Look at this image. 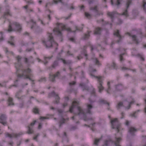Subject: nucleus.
Returning a JSON list of instances; mask_svg holds the SVG:
<instances>
[{"label": "nucleus", "mask_w": 146, "mask_h": 146, "mask_svg": "<svg viewBox=\"0 0 146 146\" xmlns=\"http://www.w3.org/2000/svg\"><path fill=\"white\" fill-rule=\"evenodd\" d=\"M62 51V50L61 52H60L58 54V56L57 57V60L54 61L52 66V67L53 68H54L57 66L59 62H62L64 64L67 65H69L71 63V61L68 60V61H66L62 58L61 56V54Z\"/></svg>", "instance_id": "nucleus-8"}, {"label": "nucleus", "mask_w": 146, "mask_h": 146, "mask_svg": "<svg viewBox=\"0 0 146 146\" xmlns=\"http://www.w3.org/2000/svg\"><path fill=\"white\" fill-rule=\"evenodd\" d=\"M102 29L101 28L98 27L96 28L94 31V34L95 35H100Z\"/></svg>", "instance_id": "nucleus-23"}, {"label": "nucleus", "mask_w": 146, "mask_h": 146, "mask_svg": "<svg viewBox=\"0 0 146 146\" xmlns=\"http://www.w3.org/2000/svg\"><path fill=\"white\" fill-rule=\"evenodd\" d=\"M49 96L50 97L53 96L55 98V100L54 101V103L57 104L59 102L60 98L58 95L55 93L53 91L50 93Z\"/></svg>", "instance_id": "nucleus-15"}, {"label": "nucleus", "mask_w": 146, "mask_h": 146, "mask_svg": "<svg viewBox=\"0 0 146 146\" xmlns=\"http://www.w3.org/2000/svg\"><path fill=\"white\" fill-rule=\"evenodd\" d=\"M75 84V82H70V85L71 86L73 85H74Z\"/></svg>", "instance_id": "nucleus-60"}, {"label": "nucleus", "mask_w": 146, "mask_h": 146, "mask_svg": "<svg viewBox=\"0 0 146 146\" xmlns=\"http://www.w3.org/2000/svg\"><path fill=\"white\" fill-rule=\"evenodd\" d=\"M60 74L59 72H57L55 74H50L49 76L50 79L51 81L54 82L55 79L60 78Z\"/></svg>", "instance_id": "nucleus-16"}, {"label": "nucleus", "mask_w": 146, "mask_h": 146, "mask_svg": "<svg viewBox=\"0 0 146 146\" xmlns=\"http://www.w3.org/2000/svg\"><path fill=\"white\" fill-rule=\"evenodd\" d=\"M67 0H53L52 3L57 4L58 2H60L63 4H64V2H66Z\"/></svg>", "instance_id": "nucleus-28"}, {"label": "nucleus", "mask_w": 146, "mask_h": 146, "mask_svg": "<svg viewBox=\"0 0 146 146\" xmlns=\"http://www.w3.org/2000/svg\"><path fill=\"white\" fill-rule=\"evenodd\" d=\"M51 13V11L49 10H48L46 11V13H47V18L48 19H49L50 20V15L48 14V13Z\"/></svg>", "instance_id": "nucleus-45"}, {"label": "nucleus", "mask_w": 146, "mask_h": 146, "mask_svg": "<svg viewBox=\"0 0 146 146\" xmlns=\"http://www.w3.org/2000/svg\"><path fill=\"white\" fill-rule=\"evenodd\" d=\"M69 100V98L68 97L66 96L64 98V102L62 106V107L63 108H64L67 106L68 105L67 101Z\"/></svg>", "instance_id": "nucleus-27"}, {"label": "nucleus", "mask_w": 146, "mask_h": 146, "mask_svg": "<svg viewBox=\"0 0 146 146\" xmlns=\"http://www.w3.org/2000/svg\"><path fill=\"white\" fill-rule=\"evenodd\" d=\"M96 64L97 65H101V64H100L99 62V61L97 59H95Z\"/></svg>", "instance_id": "nucleus-50"}, {"label": "nucleus", "mask_w": 146, "mask_h": 146, "mask_svg": "<svg viewBox=\"0 0 146 146\" xmlns=\"http://www.w3.org/2000/svg\"><path fill=\"white\" fill-rule=\"evenodd\" d=\"M89 90V88L85 85L83 84V90Z\"/></svg>", "instance_id": "nucleus-46"}, {"label": "nucleus", "mask_w": 146, "mask_h": 146, "mask_svg": "<svg viewBox=\"0 0 146 146\" xmlns=\"http://www.w3.org/2000/svg\"><path fill=\"white\" fill-rule=\"evenodd\" d=\"M131 2L132 0H127L126 4V9L121 14V15H124L126 17H127L129 16L128 13V9L129 7V5L131 4Z\"/></svg>", "instance_id": "nucleus-13"}, {"label": "nucleus", "mask_w": 146, "mask_h": 146, "mask_svg": "<svg viewBox=\"0 0 146 146\" xmlns=\"http://www.w3.org/2000/svg\"><path fill=\"white\" fill-rule=\"evenodd\" d=\"M121 140V138H117L116 141H115L114 143L115 146V144L116 145H119V143Z\"/></svg>", "instance_id": "nucleus-41"}, {"label": "nucleus", "mask_w": 146, "mask_h": 146, "mask_svg": "<svg viewBox=\"0 0 146 146\" xmlns=\"http://www.w3.org/2000/svg\"><path fill=\"white\" fill-rule=\"evenodd\" d=\"M6 116L4 114H2L0 117V122L4 125L6 124Z\"/></svg>", "instance_id": "nucleus-20"}, {"label": "nucleus", "mask_w": 146, "mask_h": 146, "mask_svg": "<svg viewBox=\"0 0 146 146\" xmlns=\"http://www.w3.org/2000/svg\"><path fill=\"white\" fill-rule=\"evenodd\" d=\"M51 58V57L48 56V57H46L44 56V60L43 61H42L39 58H37V60L38 61V62H43L44 64H46L47 62V60L50 59Z\"/></svg>", "instance_id": "nucleus-21"}, {"label": "nucleus", "mask_w": 146, "mask_h": 146, "mask_svg": "<svg viewBox=\"0 0 146 146\" xmlns=\"http://www.w3.org/2000/svg\"><path fill=\"white\" fill-rule=\"evenodd\" d=\"M39 20L40 21V23L41 24H42L43 25H44V21L43 20H41L40 19H39Z\"/></svg>", "instance_id": "nucleus-56"}, {"label": "nucleus", "mask_w": 146, "mask_h": 146, "mask_svg": "<svg viewBox=\"0 0 146 146\" xmlns=\"http://www.w3.org/2000/svg\"><path fill=\"white\" fill-rule=\"evenodd\" d=\"M93 2V0H89L88 1V3L89 4H91Z\"/></svg>", "instance_id": "nucleus-64"}, {"label": "nucleus", "mask_w": 146, "mask_h": 146, "mask_svg": "<svg viewBox=\"0 0 146 146\" xmlns=\"http://www.w3.org/2000/svg\"><path fill=\"white\" fill-rule=\"evenodd\" d=\"M111 127L113 129H116L117 132H119L120 123L118 119L115 118L111 120Z\"/></svg>", "instance_id": "nucleus-9"}, {"label": "nucleus", "mask_w": 146, "mask_h": 146, "mask_svg": "<svg viewBox=\"0 0 146 146\" xmlns=\"http://www.w3.org/2000/svg\"><path fill=\"white\" fill-rule=\"evenodd\" d=\"M96 78L98 79V81L99 83V86H98V88L99 89V92L100 93H101L102 91L104 90V87L102 86V77L101 76H94Z\"/></svg>", "instance_id": "nucleus-14"}, {"label": "nucleus", "mask_w": 146, "mask_h": 146, "mask_svg": "<svg viewBox=\"0 0 146 146\" xmlns=\"http://www.w3.org/2000/svg\"><path fill=\"white\" fill-rule=\"evenodd\" d=\"M5 52L6 54L7 55H8L9 54H12V55H13V52H12L9 51L7 48H5Z\"/></svg>", "instance_id": "nucleus-39"}, {"label": "nucleus", "mask_w": 146, "mask_h": 146, "mask_svg": "<svg viewBox=\"0 0 146 146\" xmlns=\"http://www.w3.org/2000/svg\"><path fill=\"white\" fill-rule=\"evenodd\" d=\"M48 38L47 41H45L44 39L42 40V42L43 44L46 47L48 48L52 46L56 47L58 44L54 41L52 34L48 33Z\"/></svg>", "instance_id": "nucleus-5"}, {"label": "nucleus", "mask_w": 146, "mask_h": 146, "mask_svg": "<svg viewBox=\"0 0 146 146\" xmlns=\"http://www.w3.org/2000/svg\"><path fill=\"white\" fill-rule=\"evenodd\" d=\"M69 39L70 41H71L72 42H75V39L73 37L69 38Z\"/></svg>", "instance_id": "nucleus-54"}, {"label": "nucleus", "mask_w": 146, "mask_h": 146, "mask_svg": "<svg viewBox=\"0 0 146 146\" xmlns=\"http://www.w3.org/2000/svg\"><path fill=\"white\" fill-rule=\"evenodd\" d=\"M3 33L2 32H0V42L2 41L3 39Z\"/></svg>", "instance_id": "nucleus-44"}, {"label": "nucleus", "mask_w": 146, "mask_h": 146, "mask_svg": "<svg viewBox=\"0 0 146 146\" xmlns=\"http://www.w3.org/2000/svg\"><path fill=\"white\" fill-rule=\"evenodd\" d=\"M46 80V79L44 77H42L39 80V81L40 82H44Z\"/></svg>", "instance_id": "nucleus-52"}, {"label": "nucleus", "mask_w": 146, "mask_h": 146, "mask_svg": "<svg viewBox=\"0 0 146 146\" xmlns=\"http://www.w3.org/2000/svg\"><path fill=\"white\" fill-rule=\"evenodd\" d=\"M90 32L88 31L87 34H84V36L83 37V39L85 40H86L88 39L89 37L90 36V35L89 34Z\"/></svg>", "instance_id": "nucleus-31"}, {"label": "nucleus", "mask_w": 146, "mask_h": 146, "mask_svg": "<svg viewBox=\"0 0 146 146\" xmlns=\"http://www.w3.org/2000/svg\"><path fill=\"white\" fill-rule=\"evenodd\" d=\"M134 102H135V101H134V100H132L130 102H128V106L127 107H125L128 110L130 109V108L131 107V105L133 104Z\"/></svg>", "instance_id": "nucleus-36"}, {"label": "nucleus", "mask_w": 146, "mask_h": 146, "mask_svg": "<svg viewBox=\"0 0 146 146\" xmlns=\"http://www.w3.org/2000/svg\"><path fill=\"white\" fill-rule=\"evenodd\" d=\"M123 106H124L123 103L122 102H120L118 103L116 107L117 109H119Z\"/></svg>", "instance_id": "nucleus-32"}, {"label": "nucleus", "mask_w": 146, "mask_h": 146, "mask_svg": "<svg viewBox=\"0 0 146 146\" xmlns=\"http://www.w3.org/2000/svg\"><path fill=\"white\" fill-rule=\"evenodd\" d=\"M107 84H108V89L107 90V92L108 93H109L108 91L111 89L110 87V82H108Z\"/></svg>", "instance_id": "nucleus-48"}, {"label": "nucleus", "mask_w": 146, "mask_h": 146, "mask_svg": "<svg viewBox=\"0 0 146 146\" xmlns=\"http://www.w3.org/2000/svg\"><path fill=\"white\" fill-rule=\"evenodd\" d=\"M136 113V112H135L132 114L131 116L135 117H136V116H135V114Z\"/></svg>", "instance_id": "nucleus-61"}, {"label": "nucleus", "mask_w": 146, "mask_h": 146, "mask_svg": "<svg viewBox=\"0 0 146 146\" xmlns=\"http://www.w3.org/2000/svg\"><path fill=\"white\" fill-rule=\"evenodd\" d=\"M69 111L71 113L78 115H81L82 113V109L79 106L78 102L77 100H74L71 106L70 107Z\"/></svg>", "instance_id": "nucleus-4"}, {"label": "nucleus", "mask_w": 146, "mask_h": 146, "mask_svg": "<svg viewBox=\"0 0 146 146\" xmlns=\"http://www.w3.org/2000/svg\"><path fill=\"white\" fill-rule=\"evenodd\" d=\"M122 69L123 70H130V69H129L128 68H127L125 67H123L122 68Z\"/></svg>", "instance_id": "nucleus-62"}, {"label": "nucleus", "mask_w": 146, "mask_h": 146, "mask_svg": "<svg viewBox=\"0 0 146 146\" xmlns=\"http://www.w3.org/2000/svg\"><path fill=\"white\" fill-rule=\"evenodd\" d=\"M102 138V137L98 139L96 138H95L93 144L95 145L98 146V143L100 140H101Z\"/></svg>", "instance_id": "nucleus-30"}, {"label": "nucleus", "mask_w": 146, "mask_h": 146, "mask_svg": "<svg viewBox=\"0 0 146 146\" xmlns=\"http://www.w3.org/2000/svg\"><path fill=\"white\" fill-rule=\"evenodd\" d=\"M119 58L120 61L121 62L124 60L123 57L121 55H119Z\"/></svg>", "instance_id": "nucleus-53"}, {"label": "nucleus", "mask_w": 146, "mask_h": 146, "mask_svg": "<svg viewBox=\"0 0 146 146\" xmlns=\"http://www.w3.org/2000/svg\"><path fill=\"white\" fill-rule=\"evenodd\" d=\"M11 14L9 9H7L5 12L4 13L1 19H5V21H8L9 22V26L8 29L5 30L6 31L10 32L11 31H16L19 32H20L21 30V27L19 24L17 22H11L9 20L7 19L9 16H11Z\"/></svg>", "instance_id": "nucleus-2"}, {"label": "nucleus", "mask_w": 146, "mask_h": 146, "mask_svg": "<svg viewBox=\"0 0 146 146\" xmlns=\"http://www.w3.org/2000/svg\"><path fill=\"white\" fill-rule=\"evenodd\" d=\"M63 137V140L62 142H64V141L67 142L68 141V137L67 136L66 133L65 132H64L62 135Z\"/></svg>", "instance_id": "nucleus-29"}, {"label": "nucleus", "mask_w": 146, "mask_h": 146, "mask_svg": "<svg viewBox=\"0 0 146 146\" xmlns=\"http://www.w3.org/2000/svg\"><path fill=\"white\" fill-rule=\"evenodd\" d=\"M128 35L129 36L132 37V40L133 41L135 44H138L139 43V42L137 38V37L135 35H132L130 33L127 32L126 34Z\"/></svg>", "instance_id": "nucleus-18"}, {"label": "nucleus", "mask_w": 146, "mask_h": 146, "mask_svg": "<svg viewBox=\"0 0 146 146\" xmlns=\"http://www.w3.org/2000/svg\"><path fill=\"white\" fill-rule=\"evenodd\" d=\"M38 135L39 134H38L35 135L33 138V139L36 140V141H37V139Z\"/></svg>", "instance_id": "nucleus-51"}, {"label": "nucleus", "mask_w": 146, "mask_h": 146, "mask_svg": "<svg viewBox=\"0 0 146 146\" xmlns=\"http://www.w3.org/2000/svg\"><path fill=\"white\" fill-rule=\"evenodd\" d=\"M112 66L113 67V68L115 69L116 68V64L114 62H113V64L112 65Z\"/></svg>", "instance_id": "nucleus-55"}, {"label": "nucleus", "mask_w": 146, "mask_h": 146, "mask_svg": "<svg viewBox=\"0 0 146 146\" xmlns=\"http://www.w3.org/2000/svg\"><path fill=\"white\" fill-rule=\"evenodd\" d=\"M29 23L31 25V28L35 30V32L39 33L41 31L39 27L36 26L35 22L33 19L31 20Z\"/></svg>", "instance_id": "nucleus-11"}, {"label": "nucleus", "mask_w": 146, "mask_h": 146, "mask_svg": "<svg viewBox=\"0 0 146 146\" xmlns=\"http://www.w3.org/2000/svg\"><path fill=\"white\" fill-rule=\"evenodd\" d=\"M90 9L91 10L94 11L96 13L95 15L96 16L100 15H102L103 14V13L101 12L100 13L99 12L98 9V6L97 5L95 6L94 7H91Z\"/></svg>", "instance_id": "nucleus-19"}, {"label": "nucleus", "mask_w": 146, "mask_h": 146, "mask_svg": "<svg viewBox=\"0 0 146 146\" xmlns=\"http://www.w3.org/2000/svg\"><path fill=\"white\" fill-rule=\"evenodd\" d=\"M47 117H41L37 121L35 120L28 127V130L27 132L29 134L32 133L33 132V126L35 123L37 122L38 123V129H40L42 127L41 122L44 119H48Z\"/></svg>", "instance_id": "nucleus-6"}, {"label": "nucleus", "mask_w": 146, "mask_h": 146, "mask_svg": "<svg viewBox=\"0 0 146 146\" xmlns=\"http://www.w3.org/2000/svg\"><path fill=\"white\" fill-rule=\"evenodd\" d=\"M118 21L119 23V24H121L123 22L122 20L121 19H118Z\"/></svg>", "instance_id": "nucleus-58"}, {"label": "nucleus", "mask_w": 146, "mask_h": 146, "mask_svg": "<svg viewBox=\"0 0 146 146\" xmlns=\"http://www.w3.org/2000/svg\"><path fill=\"white\" fill-rule=\"evenodd\" d=\"M123 1V0H116L115 4L117 7L119 8V5L121 4V3Z\"/></svg>", "instance_id": "nucleus-35"}, {"label": "nucleus", "mask_w": 146, "mask_h": 146, "mask_svg": "<svg viewBox=\"0 0 146 146\" xmlns=\"http://www.w3.org/2000/svg\"><path fill=\"white\" fill-rule=\"evenodd\" d=\"M9 42L12 46H14V37H13L11 36L10 37L9 41Z\"/></svg>", "instance_id": "nucleus-34"}, {"label": "nucleus", "mask_w": 146, "mask_h": 146, "mask_svg": "<svg viewBox=\"0 0 146 146\" xmlns=\"http://www.w3.org/2000/svg\"><path fill=\"white\" fill-rule=\"evenodd\" d=\"M110 142L112 143H114V141L110 139H109L108 140H106L104 141V144L102 145V146H108Z\"/></svg>", "instance_id": "nucleus-25"}, {"label": "nucleus", "mask_w": 146, "mask_h": 146, "mask_svg": "<svg viewBox=\"0 0 146 146\" xmlns=\"http://www.w3.org/2000/svg\"><path fill=\"white\" fill-rule=\"evenodd\" d=\"M100 102L103 103L104 104H108V110H109L110 107L109 106H110V104L108 102L104 100H100Z\"/></svg>", "instance_id": "nucleus-37"}, {"label": "nucleus", "mask_w": 146, "mask_h": 146, "mask_svg": "<svg viewBox=\"0 0 146 146\" xmlns=\"http://www.w3.org/2000/svg\"><path fill=\"white\" fill-rule=\"evenodd\" d=\"M137 56H138L139 57H140V58H141V60H142L143 61H144V60H145L144 58H143L142 56H141V54H137Z\"/></svg>", "instance_id": "nucleus-49"}, {"label": "nucleus", "mask_w": 146, "mask_h": 146, "mask_svg": "<svg viewBox=\"0 0 146 146\" xmlns=\"http://www.w3.org/2000/svg\"><path fill=\"white\" fill-rule=\"evenodd\" d=\"M117 13L116 11H113L112 12H108V15L110 17L111 19L113 20V19L115 15Z\"/></svg>", "instance_id": "nucleus-26"}, {"label": "nucleus", "mask_w": 146, "mask_h": 146, "mask_svg": "<svg viewBox=\"0 0 146 146\" xmlns=\"http://www.w3.org/2000/svg\"><path fill=\"white\" fill-rule=\"evenodd\" d=\"M85 17L87 18L88 19H90L91 17V15L89 13L85 12Z\"/></svg>", "instance_id": "nucleus-43"}, {"label": "nucleus", "mask_w": 146, "mask_h": 146, "mask_svg": "<svg viewBox=\"0 0 146 146\" xmlns=\"http://www.w3.org/2000/svg\"><path fill=\"white\" fill-rule=\"evenodd\" d=\"M142 8L145 12L146 13V2L145 0L143 1Z\"/></svg>", "instance_id": "nucleus-33"}, {"label": "nucleus", "mask_w": 146, "mask_h": 146, "mask_svg": "<svg viewBox=\"0 0 146 146\" xmlns=\"http://www.w3.org/2000/svg\"><path fill=\"white\" fill-rule=\"evenodd\" d=\"M77 128V126H75L72 127L71 128V129L72 130H75V129H76Z\"/></svg>", "instance_id": "nucleus-59"}, {"label": "nucleus", "mask_w": 146, "mask_h": 146, "mask_svg": "<svg viewBox=\"0 0 146 146\" xmlns=\"http://www.w3.org/2000/svg\"><path fill=\"white\" fill-rule=\"evenodd\" d=\"M114 35H116L117 37L119 38V40H118L117 41V42L119 43L122 39L121 36L119 34V31L117 30V31L114 33Z\"/></svg>", "instance_id": "nucleus-24"}, {"label": "nucleus", "mask_w": 146, "mask_h": 146, "mask_svg": "<svg viewBox=\"0 0 146 146\" xmlns=\"http://www.w3.org/2000/svg\"><path fill=\"white\" fill-rule=\"evenodd\" d=\"M70 9H74V7L72 5H71L70 6Z\"/></svg>", "instance_id": "nucleus-63"}, {"label": "nucleus", "mask_w": 146, "mask_h": 146, "mask_svg": "<svg viewBox=\"0 0 146 146\" xmlns=\"http://www.w3.org/2000/svg\"><path fill=\"white\" fill-rule=\"evenodd\" d=\"M137 131V129L134 127H130L129 128L128 132L132 135H134L135 133Z\"/></svg>", "instance_id": "nucleus-22"}, {"label": "nucleus", "mask_w": 146, "mask_h": 146, "mask_svg": "<svg viewBox=\"0 0 146 146\" xmlns=\"http://www.w3.org/2000/svg\"><path fill=\"white\" fill-rule=\"evenodd\" d=\"M51 109L52 110H55L57 111L59 113L60 115L61 116V117L60 119V121H59V125L60 126L63 123H64L65 122L66 119H65V118L63 117V116L62 115L64 113L63 111L62 110L59 109H57L55 108L54 109L53 107H52L51 108Z\"/></svg>", "instance_id": "nucleus-10"}, {"label": "nucleus", "mask_w": 146, "mask_h": 146, "mask_svg": "<svg viewBox=\"0 0 146 146\" xmlns=\"http://www.w3.org/2000/svg\"><path fill=\"white\" fill-rule=\"evenodd\" d=\"M23 133L20 132L19 133H16L13 131L11 134L7 133L5 134V136L7 137H8L10 138H17L23 134Z\"/></svg>", "instance_id": "nucleus-12"}, {"label": "nucleus", "mask_w": 146, "mask_h": 146, "mask_svg": "<svg viewBox=\"0 0 146 146\" xmlns=\"http://www.w3.org/2000/svg\"><path fill=\"white\" fill-rule=\"evenodd\" d=\"M91 96L89 98V99L90 103H93L96 101V99H93L92 97L94 96L95 97L96 96V91L94 88H93L92 90L91 91Z\"/></svg>", "instance_id": "nucleus-17"}, {"label": "nucleus", "mask_w": 146, "mask_h": 146, "mask_svg": "<svg viewBox=\"0 0 146 146\" xmlns=\"http://www.w3.org/2000/svg\"><path fill=\"white\" fill-rule=\"evenodd\" d=\"M33 112L35 113H38V110L36 108H34L33 109Z\"/></svg>", "instance_id": "nucleus-47"}, {"label": "nucleus", "mask_w": 146, "mask_h": 146, "mask_svg": "<svg viewBox=\"0 0 146 146\" xmlns=\"http://www.w3.org/2000/svg\"><path fill=\"white\" fill-rule=\"evenodd\" d=\"M123 86L122 85H117L116 86V89L117 91H120L122 89Z\"/></svg>", "instance_id": "nucleus-38"}, {"label": "nucleus", "mask_w": 146, "mask_h": 146, "mask_svg": "<svg viewBox=\"0 0 146 146\" xmlns=\"http://www.w3.org/2000/svg\"><path fill=\"white\" fill-rule=\"evenodd\" d=\"M17 62L15 63V67L17 70V74L18 78L28 79L33 84H34V80L33 78V75L32 71L29 68H24L21 64V61L23 60L27 64L32 63L33 62L32 57L29 59L22 58L19 56L16 58Z\"/></svg>", "instance_id": "nucleus-1"}, {"label": "nucleus", "mask_w": 146, "mask_h": 146, "mask_svg": "<svg viewBox=\"0 0 146 146\" xmlns=\"http://www.w3.org/2000/svg\"><path fill=\"white\" fill-rule=\"evenodd\" d=\"M93 108V106L90 104H87L86 105V109L84 110V111H83V119L85 121H86L88 120H94V119L92 117H90L89 118H88L86 115L85 113H88L90 114H92V111L91 110Z\"/></svg>", "instance_id": "nucleus-7"}, {"label": "nucleus", "mask_w": 146, "mask_h": 146, "mask_svg": "<svg viewBox=\"0 0 146 146\" xmlns=\"http://www.w3.org/2000/svg\"><path fill=\"white\" fill-rule=\"evenodd\" d=\"M83 54L85 57L86 60H87L88 55L87 53V52L86 50H84L83 51Z\"/></svg>", "instance_id": "nucleus-42"}, {"label": "nucleus", "mask_w": 146, "mask_h": 146, "mask_svg": "<svg viewBox=\"0 0 146 146\" xmlns=\"http://www.w3.org/2000/svg\"><path fill=\"white\" fill-rule=\"evenodd\" d=\"M18 81V80H16L15 82H14V85H12V86H15V87H16L17 86V84H16V83Z\"/></svg>", "instance_id": "nucleus-57"}, {"label": "nucleus", "mask_w": 146, "mask_h": 146, "mask_svg": "<svg viewBox=\"0 0 146 146\" xmlns=\"http://www.w3.org/2000/svg\"><path fill=\"white\" fill-rule=\"evenodd\" d=\"M8 102L9 105H13V99L11 98L10 97H9V98Z\"/></svg>", "instance_id": "nucleus-40"}, {"label": "nucleus", "mask_w": 146, "mask_h": 146, "mask_svg": "<svg viewBox=\"0 0 146 146\" xmlns=\"http://www.w3.org/2000/svg\"><path fill=\"white\" fill-rule=\"evenodd\" d=\"M75 30L72 31L70 28L67 27L62 23H58L56 27L55 28L53 29V33L56 35L58 36L60 39V41H62V35L61 31L63 30H66L68 31L71 32H73L74 33L76 32L79 31L81 30V29L79 27H75Z\"/></svg>", "instance_id": "nucleus-3"}]
</instances>
